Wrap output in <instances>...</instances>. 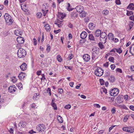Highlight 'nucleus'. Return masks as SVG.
Wrapping results in <instances>:
<instances>
[{
	"label": "nucleus",
	"instance_id": "39",
	"mask_svg": "<svg viewBox=\"0 0 134 134\" xmlns=\"http://www.w3.org/2000/svg\"><path fill=\"white\" fill-rule=\"evenodd\" d=\"M100 84L102 85H103L104 83V81L103 80V79H100Z\"/></svg>",
	"mask_w": 134,
	"mask_h": 134
},
{
	"label": "nucleus",
	"instance_id": "53",
	"mask_svg": "<svg viewBox=\"0 0 134 134\" xmlns=\"http://www.w3.org/2000/svg\"><path fill=\"white\" fill-rule=\"evenodd\" d=\"M36 132L34 131L33 130H31L29 132V133L31 134H32L34 133H36Z\"/></svg>",
	"mask_w": 134,
	"mask_h": 134
},
{
	"label": "nucleus",
	"instance_id": "47",
	"mask_svg": "<svg viewBox=\"0 0 134 134\" xmlns=\"http://www.w3.org/2000/svg\"><path fill=\"white\" fill-rule=\"evenodd\" d=\"M94 106L95 107L97 108H99L100 107V106L98 104H94Z\"/></svg>",
	"mask_w": 134,
	"mask_h": 134
},
{
	"label": "nucleus",
	"instance_id": "9",
	"mask_svg": "<svg viewBox=\"0 0 134 134\" xmlns=\"http://www.w3.org/2000/svg\"><path fill=\"white\" fill-rule=\"evenodd\" d=\"M82 57L84 61L85 62H88L90 60V56L87 54H84L83 55Z\"/></svg>",
	"mask_w": 134,
	"mask_h": 134
},
{
	"label": "nucleus",
	"instance_id": "18",
	"mask_svg": "<svg viewBox=\"0 0 134 134\" xmlns=\"http://www.w3.org/2000/svg\"><path fill=\"white\" fill-rule=\"evenodd\" d=\"M27 66V64L25 63H23L20 66V67L23 71H24L26 70Z\"/></svg>",
	"mask_w": 134,
	"mask_h": 134
},
{
	"label": "nucleus",
	"instance_id": "61",
	"mask_svg": "<svg viewBox=\"0 0 134 134\" xmlns=\"http://www.w3.org/2000/svg\"><path fill=\"white\" fill-rule=\"evenodd\" d=\"M54 32L55 34L56 35L59 33V30H54Z\"/></svg>",
	"mask_w": 134,
	"mask_h": 134
},
{
	"label": "nucleus",
	"instance_id": "7",
	"mask_svg": "<svg viewBox=\"0 0 134 134\" xmlns=\"http://www.w3.org/2000/svg\"><path fill=\"white\" fill-rule=\"evenodd\" d=\"M45 127L43 124L39 125L37 127L36 129L39 132H41L45 130Z\"/></svg>",
	"mask_w": 134,
	"mask_h": 134
},
{
	"label": "nucleus",
	"instance_id": "25",
	"mask_svg": "<svg viewBox=\"0 0 134 134\" xmlns=\"http://www.w3.org/2000/svg\"><path fill=\"white\" fill-rule=\"evenodd\" d=\"M88 26L90 29H93V27H95V25L93 23H91L88 24Z\"/></svg>",
	"mask_w": 134,
	"mask_h": 134
},
{
	"label": "nucleus",
	"instance_id": "15",
	"mask_svg": "<svg viewBox=\"0 0 134 134\" xmlns=\"http://www.w3.org/2000/svg\"><path fill=\"white\" fill-rule=\"evenodd\" d=\"M101 33L100 30L97 29L95 31L94 35L96 37H98L100 36Z\"/></svg>",
	"mask_w": 134,
	"mask_h": 134
},
{
	"label": "nucleus",
	"instance_id": "17",
	"mask_svg": "<svg viewBox=\"0 0 134 134\" xmlns=\"http://www.w3.org/2000/svg\"><path fill=\"white\" fill-rule=\"evenodd\" d=\"M26 125V123L25 121H21L18 124V126L21 128L25 127Z\"/></svg>",
	"mask_w": 134,
	"mask_h": 134
},
{
	"label": "nucleus",
	"instance_id": "5",
	"mask_svg": "<svg viewBox=\"0 0 134 134\" xmlns=\"http://www.w3.org/2000/svg\"><path fill=\"white\" fill-rule=\"evenodd\" d=\"M99 50V49L97 47H94L92 49V51L93 52L92 55V59L95 58V53L96 54H98Z\"/></svg>",
	"mask_w": 134,
	"mask_h": 134
},
{
	"label": "nucleus",
	"instance_id": "16",
	"mask_svg": "<svg viewBox=\"0 0 134 134\" xmlns=\"http://www.w3.org/2000/svg\"><path fill=\"white\" fill-rule=\"evenodd\" d=\"M87 36V33L85 31H83L80 35V37L82 39H84Z\"/></svg>",
	"mask_w": 134,
	"mask_h": 134
},
{
	"label": "nucleus",
	"instance_id": "45",
	"mask_svg": "<svg viewBox=\"0 0 134 134\" xmlns=\"http://www.w3.org/2000/svg\"><path fill=\"white\" fill-rule=\"evenodd\" d=\"M115 67V66L114 64H111L110 65V67L111 68V69L113 70H114Z\"/></svg>",
	"mask_w": 134,
	"mask_h": 134
},
{
	"label": "nucleus",
	"instance_id": "28",
	"mask_svg": "<svg viewBox=\"0 0 134 134\" xmlns=\"http://www.w3.org/2000/svg\"><path fill=\"white\" fill-rule=\"evenodd\" d=\"M103 14L104 15H108L109 13V11L107 9L104 10L102 11Z\"/></svg>",
	"mask_w": 134,
	"mask_h": 134
},
{
	"label": "nucleus",
	"instance_id": "27",
	"mask_svg": "<svg viewBox=\"0 0 134 134\" xmlns=\"http://www.w3.org/2000/svg\"><path fill=\"white\" fill-rule=\"evenodd\" d=\"M11 80L13 83H15L16 82L17 79L15 76L12 77H11Z\"/></svg>",
	"mask_w": 134,
	"mask_h": 134
},
{
	"label": "nucleus",
	"instance_id": "41",
	"mask_svg": "<svg viewBox=\"0 0 134 134\" xmlns=\"http://www.w3.org/2000/svg\"><path fill=\"white\" fill-rule=\"evenodd\" d=\"M71 106L69 104L65 106L64 107L65 108L68 109H70L71 108Z\"/></svg>",
	"mask_w": 134,
	"mask_h": 134
},
{
	"label": "nucleus",
	"instance_id": "38",
	"mask_svg": "<svg viewBox=\"0 0 134 134\" xmlns=\"http://www.w3.org/2000/svg\"><path fill=\"white\" fill-rule=\"evenodd\" d=\"M51 47L50 45L49 44H48L47 45V48H46V50L47 51V52L48 53Z\"/></svg>",
	"mask_w": 134,
	"mask_h": 134
},
{
	"label": "nucleus",
	"instance_id": "6",
	"mask_svg": "<svg viewBox=\"0 0 134 134\" xmlns=\"http://www.w3.org/2000/svg\"><path fill=\"white\" fill-rule=\"evenodd\" d=\"M119 90L117 88L112 89L111 91L109 92L111 96H116L119 93Z\"/></svg>",
	"mask_w": 134,
	"mask_h": 134
},
{
	"label": "nucleus",
	"instance_id": "33",
	"mask_svg": "<svg viewBox=\"0 0 134 134\" xmlns=\"http://www.w3.org/2000/svg\"><path fill=\"white\" fill-rule=\"evenodd\" d=\"M73 9V8H70V5L69 3L68 4V7L67 10L69 11H71Z\"/></svg>",
	"mask_w": 134,
	"mask_h": 134
},
{
	"label": "nucleus",
	"instance_id": "23",
	"mask_svg": "<svg viewBox=\"0 0 134 134\" xmlns=\"http://www.w3.org/2000/svg\"><path fill=\"white\" fill-rule=\"evenodd\" d=\"M89 38L91 40L95 41L94 37L92 34H90L89 35Z\"/></svg>",
	"mask_w": 134,
	"mask_h": 134
},
{
	"label": "nucleus",
	"instance_id": "54",
	"mask_svg": "<svg viewBox=\"0 0 134 134\" xmlns=\"http://www.w3.org/2000/svg\"><path fill=\"white\" fill-rule=\"evenodd\" d=\"M86 16V13H85L84 12H83L81 14V17H84Z\"/></svg>",
	"mask_w": 134,
	"mask_h": 134
},
{
	"label": "nucleus",
	"instance_id": "63",
	"mask_svg": "<svg viewBox=\"0 0 134 134\" xmlns=\"http://www.w3.org/2000/svg\"><path fill=\"white\" fill-rule=\"evenodd\" d=\"M74 85V83L73 82H71L70 83H69V85H70V86L72 87H73V86Z\"/></svg>",
	"mask_w": 134,
	"mask_h": 134
},
{
	"label": "nucleus",
	"instance_id": "4",
	"mask_svg": "<svg viewBox=\"0 0 134 134\" xmlns=\"http://www.w3.org/2000/svg\"><path fill=\"white\" fill-rule=\"evenodd\" d=\"M107 34L105 32H101L100 36V41H104V43H105L107 38Z\"/></svg>",
	"mask_w": 134,
	"mask_h": 134
},
{
	"label": "nucleus",
	"instance_id": "60",
	"mask_svg": "<svg viewBox=\"0 0 134 134\" xmlns=\"http://www.w3.org/2000/svg\"><path fill=\"white\" fill-rule=\"evenodd\" d=\"M104 130H100L98 132V133L99 134H102L104 132Z\"/></svg>",
	"mask_w": 134,
	"mask_h": 134
},
{
	"label": "nucleus",
	"instance_id": "32",
	"mask_svg": "<svg viewBox=\"0 0 134 134\" xmlns=\"http://www.w3.org/2000/svg\"><path fill=\"white\" fill-rule=\"evenodd\" d=\"M38 95V94H37V93H35L34 94L33 98L35 100H37V96Z\"/></svg>",
	"mask_w": 134,
	"mask_h": 134
},
{
	"label": "nucleus",
	"instance_id": "59",
	"mask_svg": "<svg viewBox=\"0 0 134 134\" xmlns=\"http://www.w3.org/2000/svg\"><path fill=\"white\" fill-rule=\"evenodd\" d=\"M63 21H60L59 20V27L63 25V24L62 23L63 22Z\"/></svg>",
	"mask_w": 134,
	"mask_h": 134
},
{
	"label": "nucleus",
	"instance_id": "64",
	"mask_svg": "<svg viewBox=\"0 0 134 134\" xmlns=\"http://www.w3.org/2000/svg\"><path fill=\"white\" fill-rule=\"evenodd\" d=\"M80 97L81 98L84 99H85L86 98V97L84 95H82V94L80 96Z\"/></svg>",
	"mask_w": 134,
	"mask_h": 134
},
{
	"label": "nucleus",
	"instance_id": "50",
	"mask_svg": "<svg viewBox=\"0 0 134 134\" xmlns=\"http://www.w3.org/2000/svg\"><path fill=\"white\" fill-rule=\"evenodd\" d=\"M116 71L118 72H119L120 73L122 72V71L119 68H118L116 69Z\"/></svg>",
	"mask_w": 134,
	"mask_h": 134
},
{
	"label": "nucleus",
	"instance_id": "57",
	"mask_svg": "<svg viewBox=\"0 0 134 134\" xmlns=\"http://www.w3.org/2000/svg\"><path fill=\"white\" fill-rule=\"evenodd\" d=\"M58 19H57V20H56V21H55L54 23L55 24H57L58 25V27H59V24H58Z\"/></svg>",
	"mask_w": 134,
	"mask_h": 134
},
{
	"label": "nucleus",
	"instance_id": "40",
	"mask_svg": "<svg viewBox=\"0 0 134 134\" xmlns=\"http://www.w3.org/2000/svg\"><path fill=\"white\" fill-rule=\"evenodd\" d=\"M116 108L115 107L113 108L111 110V112L112 114H114L116 112Z\"/></svg>",
	"mask_w": 134,
	"mask_h": 134
},
{
	"label": "nucleus",
	"instance_id": "24",
	"mask_svg": "<svg viewBox=\"0 0 134 134\" xmlns=\"http://www.w3.org/2000/svg\"><path fill=\"white\" fill-rule=\"evenodd\" d=\"M117 102L119 103H120L122 102V100L123 98H121V97L119 96L117 98Z\"/></svg>",
	"mask_w": 134,
	"mask_h": 134
},
{
	"label": "nucleus",
	"instance_id": "19",
	"mask_svg": "<svg viewBox=\"0 0 134 134\" xmlns=\"http://www.w3.org/2000/svg\"><path fill=\"white\" fill-rule=\"evenodd\" d=\"M26 76L25 74L24 73L22 72H21L18 76V77L19 79L21 80H22V79H23Z\"/></svg>",
	"mask_w": 134,
	"mask_h": 134
},
{
	"label": "nucleus",
	"instance_id": "26",
	"mask_svg": "<svg viewBox=\"0 0 134 134\" xmlns=\"http://www.w3.org/2000/svg\"><path fill=\"white\" fill-rule=\"evenodd\" d=\"M14 33H17L19 34V35H20L21 36L23 34V32L22 31V30H21L20 29H19V30H15L14 31Z\"/></svg>",
	"mask_w": 134,
	"mask_h": 134
},
{
	"label": "nucleus",
	"instance_id": "42",
	"mask_svg": "<svg viewBox=\"0 0 134 134\" xmlns=\"http://www.w3.org/2000/svg\"><path fill=\"white\" fill-rule=\"evenodd\" d=\"M33 42L34 43V45L36 46L37 45V41L35 38H34L33 39Z\"/></svg>",
	"mask_w": 134,
	"mask_h": 134
},
{
	"label": "nucleus",
	"instance_id": "10",
	"mask_svg": "<svg viewBox=\"0 0 134 134\" xmlns=\"http://www.w3.org/2000/svg\"><path fill=\"white\" fill-rule=\"evenodd\" d=\"M75 9L77 10L76 12H78L80 13L82 12L83 10V7L81 5L78 6L76 7Z\"/></svg>",
	"mask_w": 134,
	"mask_h": 134
},
{
	"label": "nucleus",
	"instance_id": "58",
	"mask_svg": "<svg viewBox=\"0 0 134 134\" xmlns=\"http://www.w3.org/2000/svg\"><path fill=\"white\" fill-rule=\"evenodd\" d=\"M9 131L11 133H13L14 131L13 130L12 128H11L9 129Z\"/></svg>",
	"mask_w": 134,
	"mask_h": 134
},
{
	"label": "nucleus",
	"instance_id": "31",
	"mask_svg": "<svg viewBox=\"0 0 134 134\" xmlns=\"http://www.w3.org/2000/svg\"><path fill=\"white\" fill-rule=\"evenodd\" d=\"M134 24V23L132 21H130L129 24V26L130 27V30Z\"/></svg>",
	"mask_w": 134,
	"mask_h": 134
},
{
	"label": "nucleus",
	"instance_id": "36",
	"mask_svg": "<svg viewBox=\"0 0 134 134\" xmlns=\"http://www.w3.org/2000/svg\"><path fill=\"white\" fill-rule=\"evenodd\" d=\"M98 45L101 49H102L104 48V46L101 43H99Z\"/></svg>",
	"mask_w": 134,
	"mask_h": 134
},
{
	"label": "nucleus",
	"instance_id": "46",
	"mask_svg": "<svg viewBox=\"0 0 134 134\" xmlns=\"http://www.w3.org/2000/svg\"><path fill=\"white\" fill-rule=\"evenodd\" d=\"M47 93L49 94V95L51 96V89L49 88H48L47 89Z\"/></svg>",
	"mask_w": 134,
	"mask_h": 134
},
{
	"label": "nucleus",
	"instance_id": "1",
	"mask_svg": "<svg viewBox=\"0 0 134 134\" xmlns=\"http://www.w3.org/2000/svg\"><path fill=\"white\" fill-rule=\"evenodd\" d=\"M26 54V52L23 48H20L18 49L17 52V54L19 57L23 58L25 57Z\"/></svg>",
	"mask_w": 134,
	"mask_h": 134
},
{
	"label": "nucleus",
	"instance_id": "55",
	"mask_svg": "<svg viewBox=\"0 0 134 134\" xmlns=\"http://www.w3.org/2000/svg\"><path fill=\"white\" fill-rule=\"evenodd\" d=\"M4 4L6 5H8V0H5L4 2Z\"/></svg>",
	"mask_w": 134,
	"mask_h": 134
},
{
	"label": "nucleus",
	"instance_id": "13",
	"mask_svg": "<svg viewBox=\"0 0 134 134\" xmlns=\"http://www.w3.org/2000/svg\"><path fill=\"white\" fill-rule=\"evenodd\" d=\"M130 128L129 127H123L122 130L126 132H129L130 133H132L133 131V130L130 129Z\"/></svg>",
	"mask_w": 134,
	"mask_h": 134
},
{
	"label": "nucleus",
	"instance_id": "21",
	"mask_svg": "<svg viewBox=\"0 0 134 134\" xmlns=\"http://www.w3.org/2000/svg\"><path fill=\"white\" fill-rule=\"evenodd\" d=\"M127 9L134 10V4L133 3H130L127 6Z\"/></svg>",
	"mask_w": 134,
	"mask_h": 134
},
{
	"label": "nucleus",
	"instance_id": "30",
	"mask_svg": "<svg viewBox=\"0 0 134 134\" xmlns=\"http://www.w3.org/2000/svg\"><path fill=\"white\" fill-rule=\"evenodd\" d=\"M116 49V52L119 53V54H120L122 52V50L121 47Z\"/></svg>",
	"mask_w": 134,
	"mask_h": 134
},
{
	"label": "nucleus",
	"instance_id": "2",
	"mask_svg": "<svg viewBox=\"0 0 134 134\" xmlns=\"http://www.w3.org/2000/svg\"><path fill=\"white\" fill-rule=\"evenodd\" d=\"M4 16L6 22L7 23H8L9 25H11L12 24L13 20L12 17L8 14H5Z\"/></svg>",
	"mask_w": 134,
	"mask_h": 134
},
{
	"label": "nucleus",
	"instance_id": "35",
	"mask_svg": "<svg viewBox=\"0 0 134 134\" xmlns=\"http://www.w3.org/2000/svg\"><path fill=\"white\" fill-rule=\"evenodd\" d=\"M36 15L37 18H40L41 17L42 14L41 12H38L37 13Z\"/></svg>",
	"mask_w": 134,
	"mask_h": 134
},
{
	"label": "nucleus",
	"instance_id": "37",
	"mask_svg": "<svg viewBox=\"0 0 134 134\" xmlns=\"http://www.w3.org/2000/svg\"><path fill=\"white\" fill-rule=\"evenodd\" d=\"M22 9L24 11L26 12L27 11V9L26 8V5H23V7L21 6Z\"/></svg>",
	"mask_w": 134,
	"mask_h": 134
},
{
	"label": "nucleus",
	"instance_id": "62",
	"mask_svg": "<svg viewBox=\"0 0 134 134\" xmlns=\"http://www.w3.org/2000/svg\"><path fill=\"white\" fill-rule=\"evenodd\" d=\"M81 84H79L78 85H77L76 87V88L77 89H79V88L80 86H81Z\"/></svg>",
	"mask_w": 134,
	"mask_h": 134
},
{
	"label": "nucleus",
	"instance_id": "49",
	"mask_svg": "<svg viewBox=\"0 0 134 134\" xmlns=\"http://www.w3.org/2000/svg\"><path fill=\"white\" fill-rule=\"evenodd\" d=\"M54 108V110H57V108L56 105V104H54L51 105Z\"/></svg>",
	"mask_w": 134,
	"mask_h": 134
},
{
	"label": "nucleus",
	"instance_id": "20",
	"mask_svg": "<svg viewBox=\"0 0 134 134\" xmlns=\"http://www.w3.org/2000/svg\"><path fill=\"white\" fill-rule=\"evenodd\" d=\"M66 14L65 13H62L59 12V19L62 20L66 16Z\"/></svg>",
	"mask_w": 134,
	"mask_h": 134
},
{
	"label": "nucleus",
	"instance_id": "48",
	"mask_svg": "<svg viewBox=\"0 0 134 134\" xmlns=\"http://www.w3.org/2000/svg\"><path fill=\"white\" fill-rule=\"evenodd\" d=\"M31 108H35V107H36V105L35 104V103H33L32 104H31Z\"/></svg>",
	"mask_w": 134,
	"mask_h": 134
},
{
	"label": "nucleus",
	"instance_id": "43",
	"mask_svg": "<svg viewBox=\"0 0 134 134\" xmlns=\"http://www.w3.org/2000/svg\"><path fill=\"white\" fill-rule=\"evenodd\" d=\"M59 118H60V119H59V123H62L63 122V119L61 116L59 115Z\"/></svg>",
	"mask_w": 134,
	"mask_h": 134
},
{
	"label": "nucleus",
	"instance_id": "29",
	"mask_svg": "<svg viewBox=\"0 0 134 134\" xmlns=\"http://www.w3.org/2000/svg\"><path fill=\"white\" fill-rule=\"evenodd\" d=\"M126 11L127 12L126 15L128 16L131 15L133 14V12L132 11L127 10Z\"/></svg>",
	"mask_w": 134,
	"mask_h": 134
},
{
	"label": "nucleus",
	"instance_id": "22",
	"mask_svg": "<svg viewBox=\"0 0 134 134\" xmlns=\"http://www.w3.org/2000/svg\"><path fill=\"white\" fill-rule=\"evenodd\" d=\"M108 79L109 81L112 82L114 81L115 80V79L114 77L113 76H111L109 77Z\"/></svg>",
	"mask_w": 134,
	"mask_h": 134
},
{
	"label": "nucleus",
	"instance_id": "14",
	"mask_svg": "<svg viewBox=\"0 0 134 134\" xmlns=\"http://www.w3.org/2000/svg\"><path fill=\"white\" fill-rule=\"evenodd\" d=\"M17 41L19 43H23L24 42V40L21 37L19 36L17 38Z\"/></svg>",
	"mask_w": 134,
	"mask_h": 134
},
{
	"label": "nucleus",
	"instance_id": "51",
	"mask_svg": "<svg viewBox=\"0 0 134 134\" xmlns=\"http://www.w3.org/2000/svg\"><path fill=\"white\" fill-rule=\"evenodd\" d=\"M129 19L130 20H131L133 21H134V16L133 15L130 16L129 17Z\"/></svg>",
	"mask_w": 134,
	"mask_h": 134
},
{
	"label": "nucleus",
	"instance_id": "52",
	"mask_svg": "<svg viewBox=\"0 0 134 134\" xmlns=\"http://www.w3.org/2000/svg\"><path fill=\"white\" fill-rule=\"evenodd\" d=\"M41 72L42 71L41 70H38V71H37L36 72V74L37 75H38V76H39L40 75L41 73Z\"/></svg>",
	"mask_w": 134,
	"mask_h": 134
},
{
	"label": "nucleus",
	"instance_id": "34",
	"mask_svg": "<svg viewBox=\"0 0 134 134\" xmlns=\"http://www.w3.org/2000/svg\"><path fill=\"white\" fill-rule=\"evenodd\" d=\"M114 58L113 57H111L109 58L108 59V60L110 62H112L113 63L114 62Z\"/></svg>",
	"mask_w": 134,
	"mask_h": 134
},
{
	"label": "nucleus",
	"instance_id": "56",
	"mask_svg": "<svg viewBox=\"0 0 134 134\" xmlns=\"http://www.w3.org/2000/svg\"><path fill=\"white\" fill-rule=\"evenodd\" d=\"M130 108L131 110L134 111V106L131 105L129 107Z\"/></svg>",
	"mask_w": 134,
	"mask_h": 134
},
{
	"label": "nucleus",
	"instance_id": "44",
	"mask_svg": "<svg viewBox=\"0 0 134 134\" xmlns=\"http://www.w3.org/2000/svg\"><path fill=\"white\" fill-rule=\"evenodd\" d=\"M115 3L118 5H120L121 3L120 0H116Z\"/></svg>",
	"mask_w": 134,
	"mask_h": 134
},
{
	"label": "nucleus",
	"instance_id": "12",
	"mask_svg": "<svg viewBox=\"0 0 134 134\" xmlns=\"http://www.w3.org/2000/svg\"><path fill=\"white\" fill-rule=\"evenodd\" d=\"M43 23L44 24V26L45 27L46 31H49L51 30V29L49 25L48 24H47L46 22H43Z\"/></svg>",
	"mask_w": 134,
	"mask_h": 134
},
{
	"label": "nucleus",
	"instance_id": "8",
	"mask_svg": "<svg viewBox=\"0 0 134 134\" xmlns=\"http://www.w3.org/2000/svg\"><path fill=\"white\" fill-rule=\"evenodd\" d=\"M16 87L15 85H12L9 87L8 90L10 92H14L16 91Z\"/></svg>",
	"mask_w": 134,
	"mask_h": 134
},
{
	"label": "nucleus",
	"instance_id": "3",
	"mask_svg": "<svg viewBox=\"0 0 134 134\" xmlns=\"http://www.w3.org/2000/svg\"><path fill=\"white\" fill-rule=\"evenodd\" d=\"M95 73L96 76H100L103 75V71L102 68L97 67L96 69Z\"/></svg>",
	"mask_w": 134,
	"mask_h": 134
},
{
	"label": "nucleus",
	"instance_id": "11",
	"mask_svg": "<svg viewBox=\"0 0 134 134\" xmlns=\"http://www.w3.org/2000/svg\"><path fill=\"white\" fill-rule=\"evenodd\" d=\"M77 13L76 11L72 12L70 15V17L73 19L76 18L77 16Z\"/></svg>",
	"mask_w": 134,
	"mask_h": 134
}]
</instances>
